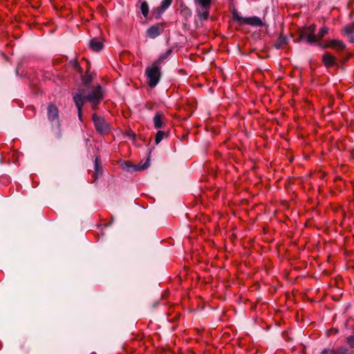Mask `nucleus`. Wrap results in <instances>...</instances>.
Masks as SVG:
<instances>
[{"label":"nucleus","instance_id":"1","mask_svg":"<svg viewBox=\"0 0 354 354\" xmlns=\"http://www.w3.org/2000/svg\"><path fill=\"white\" fill-rule=\"evenodd\" d=\"M102 97V88L100 86H95L88 95H85L82 91L75 93L73 100L78 111L79 119H82V108L85 102H90L93 109H95Z\"/></svg>","mask_w":354,"mask_h":354},{"label":"nucleus","instance_id":"2","mask_svg":"<svg viewBox=\"0 0 354 354\" xmlns=\"http://www.w3.org/2000/svg\"><path fill=\"white\" fill-rule=\"evenodd\" d=\"M171 52V50H169L165 54L160 55L151 66L146 68L145 73L148 84L151 88L155 87L158 84L161 76V64L170 55Z\"/></svg>","mask_w":354,"mask_h":354},{"label":"nucleus","instance_id":"3","mask_svg":"<svg viewBox=\"0 0 354 354\" xmlns=\"http://www.w3.org/2000/svg\"><path fill=\"white\" fill-rule=\"evenodd\" d=\"M315 30L316 25L315 24L301 28L299 31V41L306 40L308 44L315 43Z\"/></svg>","mask_w":354,"mask_h":354},{"label":"nucleus","instance_id":"4","mask_svg":"<svg viewBox=\"0 0 354 354\" xmlns=\"http://www.w3.org/2000/svg\"><path fill=\"white\" fill-rule=\"evenodd\" d=\"M198 6L197 14L201 20H206L209 16L212 0H194Z\"/></svg>","mask_w":354,"mask_h":354},{"label":"nucleus","instance_id":"5","mask_svg":"<svg viewBox=\"0 0 354 354\" xmlns=\"http://www.w3.org/2000/svg\"><path fill=\"white\" fill-rule=\"evenodd\" d=\"M234 19L239 21L241 24H248L254 27H261L263 25L262 20L258 17H243L238 13H233Z\"/></svg>","mask_w":354,"mask_h":354},{"label":"nucleus","instance_id":"6","mask_svg":"<svg viewBox=\"0 0 354 354\" xmlns=\"http://www.w3.org/2000/svg\"><path fill=\"white\" fill-rule=\"evenodd\" d=\"M96 131L100 134L106 133L109 129V125L105 120L94 113L92 116Z\"/></svg>","mask_w":354,"mask_h":354},{"label":"nucleus","instance_id":"7","mask_svg":"<svg viewBox=\"0 0 354 354\" xmlns=\"http://www.w3.org/2000/svg\"><path fill=\"white\" fill-rule=\"evenodd\" d=\"M47 115L48 120L54 125L59 124V111L57 107L53 104H50L47 108Z\"/></svg>","mask_w":354,"mask_h":354},{"label":"nucleus","instance_id":"8","mask_svg":"<svg viewBox=\"0 0 354 354\" xmlns=\"http://www.w3.org/2000/svg\"><path fill=\"white\" fill-rule=\"evenodd\" d=\"M324 48H330L337 52H342L345 49L346 45L341 40L332 39L328 41Z\"/></svg>","mask_w":354,"mask_h":354},{"label":"nucleus","instance_id":"9","mask_svg":"<svg viewBox=\"0 0 354 354\" xmlns=\"http://www.w3.org/2000/svg\"><path fill=\"white\" fill-rule=\"evenodd\" d=\"M162 31L163 26L161 24H156L147 29V35L149 37L154 39L160 35Z\"/></svg>","mask_w":354,"mask_h":354},{"label":"nucleus","instance_id":"10","mask_svg":"<svg viewBox=\"0 0 354 354\" xmlns=\"http://www.w3.org/2000/svg\"><path fill=\"white\" fill-rule=\"evenodd\" d=\"M342 32L344 35L348 37L350 42L354 44V21L345 26Z\"/></svg>","mask_w":354,"mask_h":354},{"label":"nucleus","instance_id":"11","mask_svg":"<svg viewBox=\"0 0 354 354\" xmlns=\"http://www.w3.org/2000/svg\"><path fill=\"white\" fill-rule=\"evenodd\" d=\"M90 48L95 52H99L103 48V43L98 38H93L89 42Z\"/></svg>","mask_w":354,"mask_h":354},{"label":"nucleus","instance_id":"12","mask_svg":"<svg viewBox=\"0 0 354 354\" xmlns=\"http://www.w3.org/2000/svg\"><path fill=\"white\" fill-rule=\"evenodd\" d=\"M322 62L326 67H331L336 63V58L328 53H325L322 56Z\"/></svg>","mask_w":354,"mask_h":354},{"label":"nucleus","instance_id":"13","mask_svg":"<svg viewBox=\"0 0 354 354\" xmlns=\"http://www.w3.org/2000/svg\"><path fill=\"white\" fill-rule=\"evenodd\" d=\"M164 115L160 112H157L153 119V124L156 129H160L163 126Z\"/></svg>","mask_w":354,"mask_h":354},{"label":"nucleus","instance_id":"14","mask_svg":"<svg viewBox=\"0 0 354 354\" xmlns=\"http://www.w3.org/2000/svg\"><path fill=\"white\" fill-rule=\"evenodd\" d=\"M100 158L96 157L95 159V172L93 174V180H96L98 176L102 174V168L100 166Z\"/></svg>","mask_w":354,"mask_h":354},{"label":"nucleus","instance_id":"15","mask_svg":"<svg viewBox=\"0 0 354 354\" xmlns=\"http://www.w3.org/2000/svg\"><path fill=\"white\" fill-rule=\"evenodd\" d=\"M287 43H288L287 37L283 35H280L279 37H278L277 41L275 42L274 46L277 49H279V48H281L285 45H286Z\"/></svg>","mask_w":354,"mask_h":354},{"label":"nucleus","instance_id":"16","mask_svg":"<svg viewBox=\"0 0 354 354\" xmlns=\"http://www.w3.org/2000/svg\"><path fill=\"white\" fill-rule=\"evenodd\" d=\"M328 32V28L326 26L322 27L319 32L315 35L316 42L320 41Z\"/></svg>","mask_w":354,"mask_h":354},{"label":"nucleus","instance_id":"17","mask_svg":"<svg viewBox=\"0 0 354 354\" xmlns=\"http://www.w3.org/2000/svg\"><path fill=\"white\" fill-rule=\"evenodd\" d=\"M172 0H162L160 6L158 8L159 10L158 15H160L171 4Z\"/></svg>","mask_w":354,"mask_h":354},{"label":"nucleus","instance_id":"18","mask_svg":"<svg viewBox=\"0 0 354 354\" xmlns=\"http://www.w3.org/2000/svg\"><path fill=\"white\" fill-rule=\"evenodd\" d=\"M167 136V133L162 131H158L156 133V137H155V143L156 145H158L162 140L164 138H166Z\"/></svg>","mask_w":354,"mask_h":354},{"label":"nucleus","instance_id":"19","mask_svg":"<svg viewBox=\"0 0 354 354\" xmlns=\"http://www.w3.org/2000/svg\"><path fill=\"white\" fill-rule=\"evenodd\" d=\"M140 10L142 15L147 17L149 13V6L146 1H143L140 5Z\"/></svg>","mask_w":354,"mask_h":354},{"label":"nucleus","instance_id":"20","mask_svg":"<svg viewBox=\"0 0 354 354\" xmlns=\"http://www.w3.org/2000/svg\"><path fill=\"white\" fill-rule=\"evenodd\" d=\"M335 354H349L348 351L346 348H339Z\"/></svg>","mask_w":354,"mask_h":354},{"label":"nucleus","instance_id":"21","mask_svg":"<svg viewBox=\"0 0 354 354\" xmlns=\"http://www.w3.org/2000/svg\"><path fill=\"white\" fill-rule=\"evenodd\" d=\"M347 340L349 345L352 347H354V335L348 337Z\"/></svg>","mask_w":354,"mask_h":354},{"label":"nucleus","instance_id":"22","mask_svg":"<svg viewBox=\"0 0 354 354\" xmlns=\"http://www.w3.org/2000/svg\"><path fill=\"white\" fill-rule=\"evenodd\" d=\"M320 354H332V351L330 349H324Z\"/></svg>","mask_w":354,"mask_h":354},{"label":"nucleus","instance_id":"23","mask_svg":"<svg viewBox=\"0 0 354 354\" xmlns=\"http://www.w3.org/2000/svg\"><path fill=\"white\" fill-rule=\"evenodd\" d=\"M129 135H130V136H131L133 138H135V136H136V135H135V133H131Z\"/></svg>","mask_w":354,"mask_h":354}]
</instances>
